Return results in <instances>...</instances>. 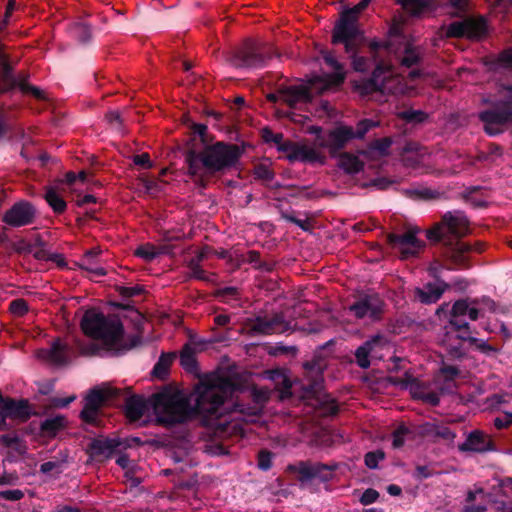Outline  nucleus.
<instances>
[{
    "instance_id": "1",
    "label": "nucleus",
    "mask_w": 512,
    "mask_h": 512,
    "mask_svg": "<svg viewBox=\"0 0 512 512\" xmlns=\"http://www.w3.org/2000/svg\"><path fill=\"white\" fill-rule=\"evenodd\" d=\"M234 384L219 374L205 376L188 398L183 393L165 390L154 395L149 404L159 422L172 424L184 421L193 412L209 416L215 433L221 437L242 434L240 421L232 416L226 418L218 411L224 400L232 395Z\"/></svg>"
},
{
    "instance_id": "2",
    "label": "nucleus",
    "mask_w": 512,
    "mask_h": 512,
    "mask_svg": "<svg viewBox=\"0 0 512 512\" xmlns=\"http://www.w3.org/2000/svg\"><path fill=\"white\" fill-rule=\"evenodd\" d=\"M239 157V149L235 145L217 142L206 147L201 153L190 152L187 155L189 173L203 179L205 176L221 171L233 165Z\"/></svg>"
},
{
    "instance_id": "3",
    "label": "nucleus",
    "mask_w": 512,
    "mask_h": 512,
    "mask_svg": "<svg viewBox=\"0 0 512 512\" xmlns=\"http://www.w3.org/2000/svg\"><path fill=\"white\" fill-rule=\"evenodd\" d=\"M325 62L334 70L327 76H316L309 80L308 84L289 86L280 91V98L290 106L300 103H308L314 94H321L337 87L344 79V73L340 64L330 54L324 56Z\"/></svg>"
},
{
    "instance_id": "4",
    "label": "nucleus",
    "mask_w": 512,
    "mask_h": 512,
    "mask_svg": "<svg viewBox=\"0 0 512 512\" xmlns=\"http://www.w3.org/2000/svg\"><path fill=\"white\" fill-rule=\"evenodd\" d=\"M83 332L101 341L108 349L117 350L123 338V326L117 316L106 317L96 310H88L81 321Z\"/></svg>"
},
{
    "instance_id": "5",
    "label": "nucleus",
    "mask_w": 512,
    "mask_h": 512,
    "mask_svg": "<svg viewBox=\"0 0 512 512\" xmlns=\"http://www.w3.org/2000/svg\"><path fill=\"white\" fill-rule=\"evenodd\" d=\"M419 77L424 78L426 75L420 74L417 71H411L408 75V79L403 83V79L395 74L390 66L378 64L373 72L371 81L367 83L363 92L371 93L378 90L382 93L394 95H411L414 91V86L409 83Z\"/></svg>"
},
{
    "instance_id": "6",
    "label": "nucleus",
    "mask_w": 512,
    "mask_h": 512,
    "mask_svg": "<svg viewBox=\"0 0 512 512\" xmlns=\"http://www.w3.org/2000/svg\"><path fill=\"white\" fill-rule=\"evenodd\" d=\"M496 305L494 301L488 298L478 299H461L456 301L451 309L450 326L459 333L470 331L469 323L464 320L468 318L476 321L479 317H484L487 312H494Z\"/></svg>"
},
{
    "instance_id": "7",
    "label": "nucleus",
    "mask_w": 512,
    "mask_h": 512,
    "mask_svg": "<svg viewBox=\"0 0 512 512\" xmlns=\"http://www.w3.org/2000/svg\"><path fill=\"white\" fill-rule=\"evenodd\" d=\"M370 1L371 0H361L360 3L353 8L345 10L341 15L340 21L334 28L333 42L343 43L347 52H350L362 39V34L357 26V18Z\"/></svg>"
},
{
    "instance_id": "8",
    "label": "nucleus",
    "mask_w": 512,
    "mask_h": 512,
    "mask_svg": "<svg viewBox=\"0 0 512 512\" xmlns=\"http://www.w3.org/2000/svg\"><path fill=\"white\" fill-rule=\"evenodd\" d=\"M494 110L482 112L480 118L484 123L485 131L490 135L502 131V125L512 120V87H503L499 95L490 101Z\"/></svg>"
},
{
    "instance_id": "9",
    "label": "nucleus",
    "mask_w": 512,
    "mask_h": 512,
    "mask_svg": "<svg viewBox=\"0 0 512 512\" xmlns=\"http://www.w3.org/2000/svg\"><path fill=\"white\" fill-rule=\"evenodd\" d=\"M469 231V221L461 212H448L444 215L441 223L435 224L426 230V237L430 241H439L447 234L455 237H462Z\"/></svg>"
},
{
    "instance_id": "10",
    "label": "nucleus",
    "mask_w": 512,
    "mask_h": 512,
    "mask_svg": "<svg viewBox=\"0 0 512 512\" xmlns=\"http://www.w3.org/2000/svg\"><path fill=\"white\" fill-rule=\"evenodd\" d=\"M372 125L371 121H362L357 131H354L349 126H339L330 131L326 136H318V144L322 148H327L331 153H334L349 139L361 138Z\"/></svg>"
},
{
    "instance_id": "11",
    "label": "nucleus",
    "mask_w": 512,
    "mask_h": 512,
    "mask_svg": "<svg viewBox=\"0 0 512 512\" xmlns=\"http://www.w3.org/2000/svg\"><path fill=\"white\" fill-rule=\"evenodd\" d=\"M86 176L87 175L84 171H81L77 175L69 172L66 174L64 180H61L46 189L45 199L54 212L62 213L66 209V202L63 198L66 188L68 186L75 185L78 181L84 183Z\"/></svg>"
},
{
    "instance_id": "12",
    "label": "nucleus",
    "mask_w": 512,
    "mask_h": 512,
    "mask_svg": "<svg viewBox=\"0 0 512 512\" xmlns=\"http://www.w3.org/2000/svg\"><path fill=\"white\" fill-rule=\"evenodd\" d=\"M420 230L417 228L409 229L401 236L390 235L389 242L394 249L400 253L402 259H408L416 256L423 250L425 244L419 240L416 235Z\"/></svg>"
},
{
    "instance_id": "13",
    "label": "nucleus",
    "mask_w": 512,
    "mask_h": 512,
    "mask_svg": "<svg viewBox=\"0 0 512 512\" xmlns=\"http://www.w3.org/2000/svg\"><path fill=\"white\" fill-rule=\"evenodd\" d=\"M487 25L483 18H469L451 23L446 29L448 37L478 39L485 35Z\"/></svg>"
},
{
    "instance_id": "14",
    "label": "nucleus",
    "mask_w": 512,
    "mask_h": 512,
    "mask_svg": "<svg viewBox=\"0 0 512 512\" xmlns=\"http://www.w3.org/2000/svg\"><path fill=\"white\" fill-rule=\"evenodd\" d=\"M463 341L470 342L471 345H473L476 349L484 353L494 351V349L487 342L472 337L470 335V331L459 333L456 336L452 335L450 332H447L444 338L441 340V343L450 355L459 356L461 354Z\"/></svg>"
},
{
    "instance_id": "15",
    "label": "nucleus",
    "mask_w": 512,
    "mask_h": 512,
    "mask_svg": "<svg viewBox=\"0 0 512 512\" xmlns=\"http://www.w3.org/2000/svg\"><path fill=\"white\" fill-rule=\"evenodd\" d=\"M401 24H402V18L394 19L390 29H389V43L388 46L385 47V49L393 50L395 54H397V58L400 59L401 64L407 67H410L413 65L419 57V53L416 51V49L411 46L410 44H404L403 50H400L399 48H393L395 45V42L397 38L400 37L401 34Z\"/></svg>"
},
{
    "instance_id": "16",
    "label": "nucleus",
    "mask_w": 512,
    "mask_h": 512,
    "mask_svg": "<svg viewBox=\"0 0 512 512\" xmlns=\"http://www.w3.org/2000/svg\"><path fill=\"white\" fill-rule=\"evenodd\" d=\"M114 395L112 388H99L90 391L85 399L84 409L81 412L82 418L86 422H94L100 407L111 399Z\"/></svg>"
},
{
    "instance_id": "17",
    "label": "nucleus",
    "mask_w": 512,
    "mask_h": 512,
    "mask_svg": "<svg viewBox=\"0 0 512 512\" xmlns=\"http://www.w3.org/2000/svg\"><path fill=\"white\" fill-rule=\"evenodd\" d=\"M35 209L28 202L15 203L2 217V221L11 227H21L33 222Z\"/></svg>"
},
{
    "instance_id": "18",
    "label": "nucleus",
    "mask_w": 512,
    "mask_h": 512,
    "mask_svg": "<svg viewBox=\"0 0 512 512\" xmlns=\"http://www.w3.org/2000/svg\"><path fill=\"white\" fill-rule=\"evenodd\" d=\"M308 133L316 134L317 137L320 136L321 128L317 126H309L306 130ZM319 144L317 145H309V144H301L295 146L293 150V156L295 159H298L303 162L309 163H320L323 164L325 161V155L319 149Z\"/></svg>"
},
{
    "instance_id": "19",
    "label": "nucleus",
    "mask_w": 512,
    "mask_h": 512,
    "mask_svg": "<svg viewBox=\"0 0 512 512\" xmlns=\"http://www.w3.org/2000/svg\"><path fill=\"white\" fill-rule=\"evenodd\" d=\"M383 349H389V344L387 340L381 336H377L366 342L356 351V360L358 365L362 368L369 367L370 361L368 357L371 356L372 358L377 359L382 358L383 354L379 353V351Z\"/></svg>"
},
{
    "instance_id": "20",
    "label": "nucleus",
    "mask_w": 512,
    "mask_h": 512,
    "mask_svg": "<svg viewBox=\"0 0 512 512\" xmlns=\"http://www.w3.org/2000/svg\"><path fill=\"white\" fill-rule=\"evenodd\" d=\"M357 318L374 319L382 310V301L377 295H369L350 307Z\"/></svg>"
},
{
    "instance_id": "21",
    "label": "nucleus",
    "mask_w": 512,
    "mask_h": 512,
    "mask_svg": "<svg viewBox=\"0 0 512 512\" xmlns=\"http://www.w3.org/2000/svg\"><path fill=\"white\" fill-rule=\"evenodd\" d=\"M236 67H259L264 63L258 48L251 42L241 48L231 59Z\"/></svg>"
},
{
    "instance_id": "22",
    "label": "nucleus",
    "mask_w": 512,
    "mask_h": 512,
    "mask_svg": "<svg viewBox=\"0 0 512 512\" xmlns=\"http://www.w3.org/2000/svg\"><path fill=\"white\" fill-rule=\"evenodd\" d=\"M296 470L301 481L320 479L326 481L332 476V468L319 463H300Z\"/></svg>"
},
{
    "instance_id": "23",
    "label": "nucleus",
    "mask_w": 512,
    "mask_h": 512,
    "mask_svg": "<svg viewBox=\"0 0 512 512\" xmlns=\"http://www.w3.org/2000/svg\"><path fill=\"white\" fill-rule=\"evenodd\" d=\"M287 327V324L279 316L272 318L259 317L251 323L250 330L259 334H273L284 332Z\"/></svg>"
},
{
    "instance_id": "24",
    "label": "nucleus",
    "mask_w": 512,
    "mask_h": 512,
    "mask_svg": "<svg viewBox=\"0 0 512 512\" xmlns=\"http://www.w3.org/2000/svg\"><path fill=\"white\" fill-rule=\"evenodd\" d=\"M29 414L30 410L27 401H16L7 398L6 400H3L2 403L0 404V416L3 419L9 417L24 420L29 416Z\"/></svg>"
},
{
    "instance_id": "25",
    "label": "nucleus",
    "mask_w": 512,
    "mask_h": 512,
    "mask_svg": "<svg viewBox=\"0 0 512 512\" xmlns=\"http://www.w3.org/2000/svg\"><path fill=\"white\" fill-rule=\"evenodd\" d=\"M405 387L409 390L412 397L421 399L431 405H437L439 402L438 394L430 386L422 383L418 379L409 380Z\"/></svg>"
},
{
    "instance_id": "26",
    "label": "nucleus",
    "mask_w": 512,
    "mask_h": 512,
    "mask_svg": "<svg viewBox=\"0 0 512 512\" xmlns=\"http://www.w3.org/2000/svg\"><path fill=\"white\" fill-rule=\"evenodd\" d=\"M429 158V154L426 149L421 148L416 143L407 144L402 152V161L408 167L418 168L420 165H424Z\"/></svg>"
},
{
    "instance_id": "27",
    "label": "nucleus",
    "mask_w": 512,
    "mask_h": 512,
    "mask_svg": "<svg viewBox=\"0 0 512 512\" xmlns=\"http://www.w3.org/2000/svg\"><path fill=\"white\" fill-rule=\"evenodd\" d=\"M464 450L484 452L492 449L490 438L480 431L471 432L462 447Z\"/></svg>"
},
{
    "instance_id": "28",
    "label": "nucleus",
    "mask_w": 512,
    "mask_h": 512,
    "mask_svg": "<svg viewBox=\"0 0 512 512\" xmlns=\"http://www.w3.org/2000/svg\"><path fill=\"white\" fill-rule=\"evenodd\" d=\"M37 356L56 365L64 364L67 361L66 346L60 340H56L50 349L39 351Z\"/></svg>"
},
{
    "instance_id": "29",
    "label": "nucleus",
    "mask_w": 512,
    "mask_h": 512,
    "mask_svg": "<svg viewBox=\"0 0 512 512\" xmlns=\"http://www.w3.org/2000/svg\"><path fill=\"white\" fill-rule=\"evenodd\" d=\"M147 408L146 401L140 396H132L126 400L125 413L130 421L139 420Z\"/></svg>"
},
{
    "instance_id": "30",
    "label": "nucleus",
    "mask_w": 512,
    "mask_h": 512,
    "mask_svg": "<svg viewBox=\"0 0 512 512\" xmlns=\"http://www.w3.org/2000/svg\"><path fill=\"white\" fill-rule=\"evenodd\" d=\"M122 443L116 439H95L91 443V451L94 455L110 457Z\"/></svg>"
},
{
    "instance_id": "31",
    "label": "nucleus",
    "mask_w": 512,
    "mask_h": 512,
    "mask_svg": "<svg viewBox=\"0 0 512 512\" xmlns=\"http://www.w3.org/2000/svg\"><path fill=\"white\" fill-rule=\"evenodd\" d=\"M444 289L440 284H427L423 288H417L415 291L416 297L422 303H434L443 294Z\"/></svg>"
},
{
    "instance_id": "32",
    "label": "nucleus",
    "mask_w": 512,
    "mask_h": 512,
    "mask_svg": "<svg viewBox=\"0 0 512 512\" xmlns=\"http://www.w3.org/2000/svg\"><path fill=\"white\" fill-rule=\"evenodd\" d=\"M198 344L190 342L186 344L180 354V363L184 369L189 372H193L196 369L195 355L197 352Z\"/></svg>"
},
{
    "instance_id": "33",
    "label": "nucleus",
    "mask_w": 512,
    "mask_h": 512,
    "mask_svg": "<svg viewBox=\"0 0 512 512\" xmlns=\"http://www.w3.org/2000/svg\"><path fill=\"white\" fill-rule=\"evenodd\" d=\"M100 254V250L93 249L85 254L82 259L81 267L91 273L93 277H100L106 274V270L96 264L95 257Z\"/></svg>"
},
{
    "instance_id": "34",
    "label": "nucleus",
    "mask_w": 512,
    "mask_h": 512,
    "mask_svg": "<svg viewBox=\"0 0 512 512\" xmlns=\"http://www.w3.org/2000/svg\"><path fill=\"white\" fill-rule=\"evenodd\" d=\"M458 375V370L452 366H445L441 368L435 380V388L440 391L448 390L451 388L450 381Z\"/></svg>"
},
{
    "instance_id": "35",
    "label": "nucleus",
    "mask_w": 512,
    "mask_h": 512,
    "mask_svg": "<svg viewBox=\"0 0 512 512\" xmlns=\"http://www.w3.org/2000/svg\"><path fill=\"white\" fill-rule=\"evenodd\" d=\"M338 166L347 173H357L363 167V161L358 156L343 153L339 156Z\"/></svg>"
},
{
    "instance_id": "36",
    "label": "nucleus",
    "mask_w": 512,
    "mask_h": 512,
    "mask_svg": "<svg viewBox=\"0 0 512 512\" xmlns=\"http://www.w3.org/2000/svg\"><path fill=\"white\" fill-rule=\"evenodd\" d=\"M403 9L411 15L419 16L425 13L431 6L430 0H396Z\"/></svg>"
},
{
    "instance_id": "37",
    "label": "nucleus",
    "mask_w": 512,
    "mask_h": 512,
    "mask_svg": "<svg viewBox=\"0 0 512 512\" xmlns=\"http://www.w3.org/2000/svg\"><path fill=\"white\" fill-rule=\"evenodd\" d=\"M166 253V250L163 246L156 247L152 244L146 243L143 245H140L135 250V255L141 259H143L146 262H150L154 260L156 257H158L161 254Z\"/></svg>"
},
{
    "instance_id": "38",
    "label": "nucleus",
    "mask_w": 512,
    "mask_h": 512,
    "mask_svg": "<svg viewBox=\"0 0 512 512\" xmlns=\"http://www.w3.org/2000/svg\"><path fill=\"white\" fill-rule=\"evenodd\" d=\"M116 463L125 471V476L132 481V484L140 483V477L136 475V465L127 455L118 456Z\"/></svg>"
},
{
    "instance_id": "39",
    "label": "nucleus",
    "mask_w": 512,
    "mask_h": 512,
    "mask_svg": "<svg viewBox=\"0 0 512 512\" xmlns=\"http://www.w3.org/2000/svg\"><path fill=\"white\" fill-rule=\"evenodd\" d=\"M66 424V419L62 415H57L46 419L42 425V430L48 435H55L57 431L62 429Z\"/></svg>"
},
{
    "instance_id": "40",
    "label": "nucleus",
    "mask_w": 512,
    "mask_h": 512,
    "mask_svg": "<svg viewBox=\"0 0 512 512\" xmlns=\"http://www.w3.org/2000/svg\"><path fill=\"white\" fill-rule=\"evenodd\" d=\"M390 145L391 141L389 138L377 140L371 145L369 153L373 156H384L387 153Z\"/></svg>"
},
{
    "instance_id": "41",
    "label": "nucleus",
    "mask_w": 512,
    "mask_h": 512,
    "mask_svg": "<svg viewBox=\"0 0 512 512\" xmlns=\"http://www.w3.org/2000/svg\"><path fill=\"white\" fill-rule=\"evenodd\" d=\"M272 378L277 381V384H282V386H283L280 389L281 397L285 398V397L290 396V394H291L290 389L292 388V383H291L290 379L285 374H283L281 372H274V376H272Z\"/></svg>"
},
{
    "instance_id": "42",
    "label": "nucleus",
    "mask_w": 512,
    "mask_h": 512,
    "mask_svg": "<svg viewBox=\"0 0 512 512\" xmlns=\"http://www.w3.org/2000/svg\"><path fill=\"white\" fill-rule=\"evenodd\" d=\"M409 434L410 431L407 427L403 425L399 426L393 433V447L400 448Z\"/></svg>"
},
{
    "instance_id": "43",
    "label": "nucleus",
    "mask_w": 512,
    "mask_h": 512,
    "mask_svg": "<svg viewBox=\"0 0 512 512\" xmlns=\"http://www.w3.org/2000/svg\"><path fill=\"white\" fill-rule=\"evenodd\" d=\"M399 116L408 122H422L426 115L420 110H405L399 113Z\"/></svg>"
},
{
    "instance_id": "44",
    "label": "nucleus",
    "mask_w": 512,
    "mask_h": 512,
    "mask_svg": "<svg viewBox=\"0 0 512 512\" xmlns=\"http://www.w3.org/2000/svg\"><path fill=\"white\" fill-rule=\"evenodd\" d=\"M10 311L15 316H23L28 311V305L23 299H15L10 303Z\"/></svg>"
},
{
    "instance_id": "45",
    "label": "nucleus",
    "mask_w": 512,
    "mask_h": 512,
    "mask_svg": "<svg viewBox=\"0 0 512 512\" xmlns=\"http://www.w3.org/2000/svg\"><path fill=\"white\" fill-rule=\"evenodd\" d=\"M5 442L11 451H15L19 455L24 454L26 451V446L16 437H6Z\"/></svg>"
},
{
    "instance_id": "46",
    "label": "nucleus",
    "mask_w": 512,
    "mask_h": 512,
    "mask_svg": "<svg viewBox=\"0 0 512 512\" xmlns=\"http://www.w3.org/2000/svg\"><path fill=\"white\" fill-rule=\"evenodd\" d=\"M170 365L169 357H161L153 369V374L157 377H164L167 374L168 367Z\"/></svg>"
},
{
    "instance_id": "47",
    "label": "nucleus",
    "mask_w": 512,
    "mask_h": 512,
    "mask_svg": "<svg viewBox=\"0 0 512 512\" xmlns=\"http://www.w3.org/2000/svg\"><path fill=\"white\" fill-rule=\"evenodd\" d=\"M384 459V452L378 450L374 452H369L365 456V464L369 468H376L378 465V462Z\"/></svg>"
},
{
    "instance_id": "48",
    "label": "nucleus",
    "mask_w": 512,
    "mask_h": 512,
    "mask_svg": "<svg viewBox=\"0 0 512 512\" xmlns=\"http://www.w3.org/2000/svg\"><path fill=\"white\" fill-rule=\"evenodd\" d=\"M72 33L80 41H86L90 37V29L86 24H76L72 28Z\"/></svg>"
},
{
    "instance_id": "49",
    "label": "nucleus",
    "mask_w": 512,
    "mask_h": 512,
    "mask_svg": "<svg viewBox=\"0 0 512 512\" xmlns=\"http://www.w3.org/2000/svg\"><path fill=\"white\" fill-rule=\"evenodd\" d=\"M273 455L268 451H261L258 455V467L262 470H268L272 466Z\"/></svg>"
},
{
    "instance_id": "50",
    "label": "nucleus",
    "mask_w": 512,
    "mask_h": 512,
    "mask_svg": "<svg viewBox=\"0 0 512 512\" xmlns=\"http://www.w3.org/2000/svg\"><path fill=\"white\" fill-rule=\"evenodd\" d=\"M379 494L374 489H367L361 496L360 501L364 505L371 504L375 502L378 498Z\"/></svg>"
},
{
    "instance_id": "51",
    "label": "nucleus",
    "mask_w": 512,
    "mask_h": 512,
    "mask_svg": "<svg viewBox=\"0 0 512 512\" xmlns=\"http://www.w3.org/2000/svg\"><path fill=\"white\" fill-rule=\"evenodd\" d=\"M0 496L7 500L17 501V500H20L24 496V494L21 490L14 489V490H5V491L0 492Z\"/></svg>"
},
{
    "instance_id": "52",
    "label": "nucleus",
    "mask_w": 512,
    "mask_h": 512,
    "mask_svg": "<svg viewBox=\"0 0 512 512\" xmlns=\"http://www.w3.org/2000/svg\"><path fill=\"white\" fill-rule=\"evenodd\" d=\"M500 509H504L503 504L493 503L490 505L489 509L482 507H467L465 512H498Z\"/></svg>"
},
{
    "instance_id": "53",
    "label": "nucleus",
    "mask_w": 512,
    "mask_h": 512,
    "mask_svg": "<svg viewBox=\"0 0 512 512\" xmlns=\"http://www.w3.org/2000/svg\"><path fill=\"white\" fill-rule=\"evenodd\" d=\"M492 5L495 12L504 13L508 7L512 6V0H494Z\"/></svg>"
},
{
    "instance_id": "54",
    "label": "nucleus",
    "mask_w": 512,
    "mask_h": 512,
    "mask_svg": "<svg viewBox=\"0 0 512 512\" xmlns=\"http://www.w3.org/2000/svg\"><path fill=\"white\" fill-rule=\"evenodd\" d=\"M75 396L72 395L68 398H54L52 400V405L54 407H58V408H64L66 406H68L71 402H73L75 400Z\"/></svg>"
},
{
    "instance_id": "55",
    "label": "nucleus",
    "mask_w": 512,
    "mask_h": 512,
    "mask_svg": "<svg viewBox=\"0 0 512 512\" xmlns=\"http://www.w3.org/2000/svg\"><path fill=\"white\" fill-rule=\"evenodd\" d=\"M353 66L357 71H364L368 68V61L363 57H353Z\"/></svg>"
},
{
    "instance_id": "56",
    "label": "nucleus",
    "mask_w": 512,
    "mask_h": 512,
    "mask_svg": "<svg viewBox=\"0 0 512 512\" xmlns=\"http://www.w3.org/2000/svg\"><path fill=\"white\" fill-rule=\"evenodd\" d=\"M512 414L498 417L494 420V424L498 429L506 428L511 423Z\"/></svg>"
},
{
    "instance_id": "57",
    "label": "nucleus",
    "mask_w": 512,
    "mask_h": 512,
    "mask_svg": "<svg viewBox=\"0 0 512 512\" xmlns=\"http://www.w3.org/2000/svg\"><path fill=\"white\" fill-rule=\"evenodd\" d=\"M134 163L136 165L149 167L150 166L149 155L147 153H143L141 155H136L134 157Z\"/></svg>"
},
{
    "instance_id": "58",
    "label": "nucleus",
    "mask_w": 512,
    "mask_h": 512,
    "mask_svg": "<svg viewBox=\"0 0 512 512\" xmlns=\"http://www.w3.org/2000/svg\"><path fill=\"white\" fill-rule=\"evenodd\" d=\"M58 468H59V465L56 462L49 461V462L43 463L40 467V470L43 473H50L54 470L59 471Z\"/></svg>"
},
{
    "instance_id": "59",
    "label": "nucleus",
    "mask_w": 512,
    "mask_h": 512,
    "mask_svg": "<svg viewBox=\"0 0 512 512\" xmlns=\"http://www.w3.org/2000/svg\"><path fill=\"white\" fill-rule=\"evenodd\" d=\"M120 117L121 115L118 111H111L106 115L107 120L113 125L119 124L121 122Z\"/></svg>"
},
{
    "instance_id": "60",
    "label": "nucleus",
    "mask_w": 512,
    "mask_h": 512,
    "mask_svg": "<svg viewBox=\"0 0 512 512\" xmlns=\"http://www.w3.org/2000/svg\"><path fill=\"white\" fill-rule=\"evenodd\" d=\"M501 61L512 69V49L505 51L501 56Z\"/></svg>"
},
{
    "instance_id": "61",
    "label": "nucleus",
    "mask_w": 512,
    "mask_h": 512,
    "mask_svg": "<svg viewBox=\"0 0 512 512\" xmlns=\"http://www.w3.org/2000/svg\"><path fill=\"white\" fill-rule=\"evenodd\" d=\"M193 131H194V133L198 134L202 138V140L204 141V136H205V133L207 131L206 125L194 124L193 125Z\"/></svg>"
},
{
    "instance_id": "62",
    "label": "nucleus",
    "mask_w": 512,
    "mask_h": 512,
    "mask_svg": "<svg viewBox=\"0 0 512 512\" xmlns=\"http://www.w3.org/2000/svg\"><path fill=\"white\" fill-rule=\"evenodd\" d=\"M230 318L227 315L220 314L215 317V323L219 326H225L228 324Z\"/></svg>"
},
{
    "instance_id": "63",
    "label": "nucleus",
    "mask_w": 512,
    "mask_h": 512,
    "mask_svg": "<svg viewBox=\"0 0 512 512\" xmlns=\"http://www.w3.org/2000/svg\"><path fill=\"white\" fill-rule=\"evenodd\" d=\"M387 492L392 496H399L401 494V488L397 485H389Z\"/></svg>"
},
{
    "instance_id": "64",
    "label": "nucleus",
    "mask_w": 512,
    "mask_h": 512,
    "mask_svg": "<svg viewBox=\"0 0 512 512\" xmlns=\"http://www.w3.org/2000/svg\"><path fill=\"white\" fill-rule=\"evenodd\" d=\"M91 202H95V197L92 195H86L78 201V205H84Z\"/></svg>"
}]
</instances>
